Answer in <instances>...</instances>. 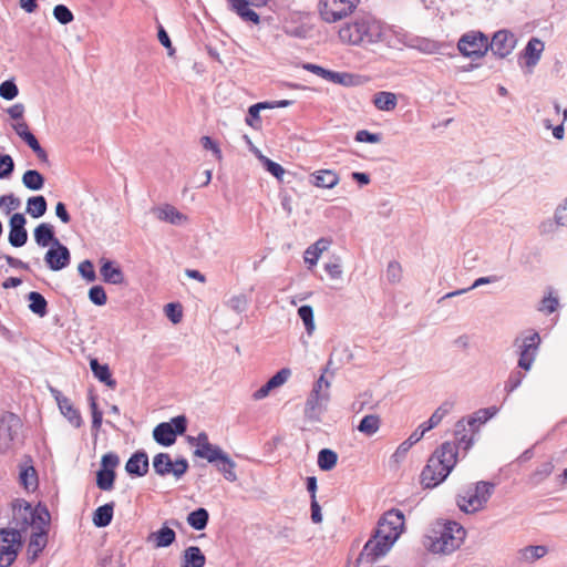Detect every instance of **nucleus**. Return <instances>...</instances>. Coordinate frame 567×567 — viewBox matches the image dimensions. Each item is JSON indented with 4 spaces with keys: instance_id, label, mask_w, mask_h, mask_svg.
I'll list each match as a JSON object with an SVG mask.
<instances>
[{
    "instance_id": "nucleus-15",
    "label": "nucleus",
    "mask_w": 567,
    "mask_h": 567,
    "mask_svg": "<svg viewBox=\"0 0 567 567\" xmlns=\"http://www.w3.org/2000/svg\"><path fill=\"white\" fill-rule=\"evenodd\" d=\"M44 262L50 270L60 271L70 265L71 252L61 241L54 243L47 250L44 255Z\"/></svg>"
},
{
    "instance_id": "nucleus-32",
    "label": "nucleus",
    "mask_w": 567,
    "mask_h": 567,
    "mask_svg": "<svg viewBox=\"0 0 567 567\" xmlns=\"http://www.w3.org/2000/svg\"><path fill=\"white\" fill-rule=\"evenodd\" d=\"M114 506V502L99 506L93 513V524L99 528L109 526L113 519Z\"/></svg>"
},
{
    "instance_id": "nucleus-13",
    "label": "nucleus",
    "mask_w": 567,
    "mask_h": 567,
    "mask_svg": "<svg viewBox=\"0 0 567 567\" xmlns=\"http://www.w3.org/2000/svg\"><path fill=\"white\" fill-rule=\"evenodd\" d=\"M516 43L515 34L509 30L502 29L494 33L491 41L488 40V50L497 58L504 59L513 52Z\"/></svg>"
},
{
    "instance_id": "nucleus-34",
    "label": "nucleus",
    "mask_w": 567,
    "mask_h": 567,
    "mask_svg": "<svg viewBox=\"0 0 567 567\" xmlns=\"http://www.w3.org/2000/svg\"><path fill=\"white\" fill-rule=\"evenodd\" d=\"M547 553V547L543 545L526 546L517 551V558L520 561L532 564L544 557Z\"/></svg>"
},
{
    "instance_id": "nucleus-21",
    "label": "nucleus",
    "mask_w": 567,
    "mask_h": 567,
    "mask_svg": "<svg viewBox=\"0 0 567 567\" xmlns=\"http://www.w3.org/2000/svg\"><path fill=\"white\" fill-rule=\"evenodd\" d=\"M33 237L39 247L45 248L54 243H60L55 237L54 226L49 223H41L33 230Z\"/></svg>"
},
{
    "instance_id": "nucleus-60",
    "label": "nucleus",
    "mask_w": 567,
    "mask_h": 567,
    "mask_svg": "<svg viewBox=\"0 0 567 567\" xmlns=\"http://www.w3.org/2000/svg\"><path fill=\"white\" fill-rule=\"evenodd\" d=\"M354 141L359 143L375 144L382 141V135L379 133H371L368 130H360L355 133Z\"/></svg>"
},
{
    "instance_id": "nucleus-28",
    "label": "nucleus",
    "mask_w": 567,
    "mask_h": 567,
    "mask_svg": "<svg viewBox=\"0 0 567 567\" xmlns=\"http://www.w3.org/2000/svg\"><path fill=\"white\" fill-rule=\"evenodd\" d=\"M331 240L328 238H320L315 244L310 245L303 255L305 262L315 266L318 262L320 255L329 248Z\"/></svg>"
},
{
    "instance_id": "nucleus-39",
    "label": "nucleus",
    "mask_w": 567,
    "mask_h": 567,
    "mask_svg": "<svg viewBox=\"0 0 567 567\" xmlns=\"http://www.w3.org/2000/svg\"><path fill=\"white\" fill-rule=\"evenodd\" d=\"M48 209V203L44 196L38 195L32 196L28 199L27 203V213L30 214L33 218L42 217Z\"/></svg>"
},
{
    "instance_id": "nucleus-17",
    "label": "nucleus",
    "mask_w": 567,
    "mask_h": 567,
    "mask_svg": "<svg viewBox=\"0 0 567 567\" xmlns=\"http://www.w3.org/2000/svg\"><path fill=\"white\" fill-rule=\"evenodd\" d=\"M25 224L27 219L21 213H16L10 217L8 240L12 247L19 248L27 244L28 231L25 229Z\"/></svg>"
},
{
    "instance_id": "nucleus-5",
    "label": "nucleus",
    "mask_w": 567,
    "mask_h": 567,
    "mask_svg": "<svg viewBox=\"0 0 567 567\" xmlns=\"http://www.w3.org/2000/svg\"><path fill=\"white\" fill-rule=\"evenodd\" d=\"M14 519L17 525L20 526V533L25 532L28 527L33 530H48L50 524V513L44 505H37L32 507L30 503L18 499L13 505Z\"/></svg>"
},
{
    "instance_id": "nucleus-46",
    "label": "nucleus",
    "mask_w": 567,
    "mask_h": 567,
    "mask_svg": "<svg viewBox=\"0 0 567 567\" xmlns=\"http://www.w3.org/2000/svg\"><path fill=\"white\" fill-rule=\"evenodd\" d=\"M19 478L27 491H34L38 487V476L33 466L22 467Z\"/></svg>"
},
{
    "instance_id": "nucleus-50",
    "label": "nucleus",
    "mask_w": 567,
    "mask_h": 567,
    "mask_svg": "<svg viewBox=\"0 0 567 567\" xmlns=\"http://www.w3.org/2000/svg\"><path fill=\"white\" fill-rule=\"evenodd\" d=\"M25 144L35 153L37 157L42 163H48L49 157L44 148L40 145L38 138L34 136V134L31 132L30 134L25 135V137L22 138Z\"/></svg>"
},
{
    "instance_id": "nucleus-6",
    "label": "nucleus",
    "mask_w": 567,
    "mask_h": 567,
    "mask_svg": "<svg viewBox=\"0 0 567 567\" xmlns=\"http://www.w3.org/2000/svg\"><path fill=\"white\" fill-rule=\"evenodd\" d=\"M330 401V381L322 373L313 383L307 398L303 414L311 422H319Z\"/></svg>"
},
{
    "instance_id": "nucleus-41",
    "label": "nucleus",
    "mask_w": 567,
    "mask_h": 567,
    "mask_svg": "<svg viewBox=\"0 0 567 567\" xmlns=\"http://www.w3.org/2000/svg\"><path fill=\"white\" fill-rule=\"evenodd\" d=\"M154 472L159 476L171 474L173 470V461L167 453H158L153 457Z\"/></svg>"
},
{
    "instance_id": "nucleus-44",
    "label": "nucleus",
    "mask_w": 567,
    "mask_h": 567,
    "mask_svg": "<svg viewBox=\"0 0 567 567\" xmlns=\"http://www.w3.org/2000/svg\"><path fill=\"white\" fill-rule=\"evenodd\" d=\"M116 478L115 470L100 468L96 472V486L102 491H112Z\"/></svg>"
},
{
    "instance_id": "nucleus-12",
    "label": "nucleus",
    "mask_w": 567,
    "mask_h": 567,
    "mask_svg": "<svg viewBox=\"0 0 567 567\" xmlns=\"http://www.w3.org/2000/svg\"><path fill=\"white\" fill-rule=\"evenodd\" d=\"M22 546L21 533L18 529L0 530V567H10Z\"/></svg>"
},
{
    "instance_id": "nucleus-54",
    "label": "nucleus",
    "mask_w": 567,
    "mask_h": 567,
    "mask_svg": "<svg viewBox=\"0 0 567 567\" xmlns=\"http://www.w3.org/2000/svg\"><path fill=\"white\" fill-rule=\"evenodd\" d=\"M259 159L262 163L264 168L268 173H270L272 176H275L279 181L282 179V176L285 175V168L280 164L271 161L270 158H268L261 154L259 155Z\"/></svg>"
},
{
    "instance_id": "nucleus-4",
    "label": "nucleus",
    "mask_w": 567,
    "mask_h": 567,
    "mask_svg": "<svg viewBox=\"0 0 567 567\" xmlns=\"http://www.w3.org/2000/svg\"><path fill=\"white\" fill-rule=\"evenodd\" d=\"M382 35V27L371 14H358L351 23L339 30V38L349 44L375 43Z\"/></svg>"
},
{
    "instance_id": "nucleus-23",
    "label": "nucleus",
    "mask_w": 567,
    "mask_h": 567,
    "mask_svg": "<svg viewBox=\"0 0 567 567\" xmlns=\"http://www.w3.org/2000/svg\"><path fill=\"white\" fill-rule=\"evenodd\" d=\"M545 44L544 42L538 38H532L527 42L524 51L523 56L526 59V65L527 66H535L538 61L540 60L542 53L544 51Z\"/></svg>"
},
{
    "instance_id": "nucleus-47",
    "label": "nucleus",
    "mask_w": 567,
    "mask_h": 567,
    "mask_svg": "<svg viewBox=\"0 0 567 567\" xmlns=\"http://www.w3.org/2000/svg\"><path fill=\"white\" fill-rule=\"evenodd\" d=\"M298 316L302 320L307 333L311 336L316 329L312 307L309 305L299 307Z\"/></svg>"
},
{
    "instance_id": "nucleus-45",
    "label": "nucleus",
    "mask_w": 567,
    "mask_h": 567,
    "mask_svg": "<svg viewBox=\"0 0 567 567\" xmlns=\"http://www.w3.org/2000/svg\"><path fill=\"white\" fill-rule=\"evenodd\" d=\"M338 462V454L330 449H322L318 453V466L322 471H331Z\"/></svg>"
},
{
    "instance_id": "nucleus-10",
    "label": "nucleus",
    "mask_w": 567,
    "mask_h": 567,
    "mask_svg": "<svg viewBox=\"0 0 567 567\" xmlns=\"http://www.w3.org/2000/svg\"><path fill=\"white\" fill-rule=\"evenodd\" d=\"M457 49L466 58H482L488 51V38L481 31L466 32L460 38Z\"/></svg>"
},
{
    "instance_id": "nucleus-2",
    "label": "nucleus",
    "mask_w": 567,
    "mask_h": 567,
    "mask_svg": "<svg viewBox=\"0 0 567 567\" xmlns=\"http://www.w3.org/2000/svg\"><path fill=\"white\" fill-rule=\"evenodd\" d=\"M404 527V515L399 509L385 512L378 522L372 537L360 553V563L383 557L400 537Z\"/></svg>"
},
{
    "instance_id": "nucleus-59",
    "label": "nucleus",
    "mask_w": 567,
    "mask_h": 567,
    "mask_svg": "<svg viewBox=\"0 0 567 567\" xmlns=\"http://www.w3.org/2000/svg\"><path fill=\"white\" fill-rule=\"evenodd\" d=\"M53 16L61 24H68L74 19L72 11L64 4L55 6L53 9Z\"/></svg>"
},
{
    "instance_id": "nucleus-63",
    "label": "nucleus",
    "mask_w": 567,
    "mask_h": 567,
    "mask_svg": "<svg viewBox=\"0 0 567 567\" xmlns=\"http://www.w3.org/2000/svg\"><path fill=\"white\" fill-rule=\"evenodd\" d=\"M247 306H248V300L245 295L233 296L228 300V307L231 310L236 311L237 313L244 312L247 309Z\"/></svg>"
},
{
    "instance_id": "nucleus-11",
    "label": "nucleus",
    "mask_w": 567,
    "mask_h": 567,
    "mask_svg": "<svg viewBox=\"0 0 567 567\" xmlns=\"http://www.w3.org/2000/svg\"><path fill=\"white\" fill-rule=\"evenodd\" d=\"M21 420L12 412H7L0 417V453H7L13 449L19 440Z\"/></svg>"
},
{
    "instance_id": "nucleus-48",
    "label": "nucleus",
    "mask_w": 567,
    "mask_h": 567,
    "mask_svg": "<svg viewBox=\"0 0 567 567\" xmlns=\"http://www.w3.org/2000/svg\"><path fill=\"white\" fill-rule=\"evenodd\" d=\"M554 471V464L548 461L542 463L530 475L529 481L533 485H538L545 481Z\"/></svg>"
},
{
    "instance_id": "nucleus-9",
    "label": "nucleus",
    "mask_w": 567,
    "mask_h": 567,
    "mask_svg": "<svg viewBox=\"0 0 567 567\" xmlns=\"http://www.w3.org/2000/svg\"><path fill=\"white\" fill-rule=\"evenodd\" d=\"M359 2L360 0H320L319 13L323 21L333 23L351 14Z\"/></svg>"
},
{
    "instance_id": "nucleus-38",
    "label": "nucleus",
    "mask_w": 567,
    "mask_h": 567,
    "mask_svg": "<svg viewBox=\"0 0 567 567\" xmlns=\"http://www.w3.org/2000/svg\"><path fill=\"white\" fill-rule=\"evenodd\" d=\"M29 309L39 317H44L48 313V302L45 298L38 291H31L28 295Z\"/></svg>"
},
{
    "instance_id": "nucleus-29",
    "label": "nucleus",
    "mask_w": 567,
    "mask_h": 567,
    "mask_svg": "<svg viewBox=\"0 0 567 567\" xmlns=\"http://www.w3.org/2000/svg\"><path fill=\"white\" fill-rule=\"evenodd\" d=\"M456 503L460 509L465 513H473L483 508L477 494L472 491V487H468L464 495H458Z\"/></svg>"
},
{
    "instance_id": "nucleus-37",
    "label": "nucleus",
    "mask_w": 567,
    "mask_h": 567,
    "mask_svg": "<svg viewBox=\"0 0 567 567\" xmlns=\"http://www.w3.org/2000/svg\"><path fill=\"white\" fill-rule=\"evenodd\" d=\"M156 216L159 220L171 223L173 225H181L186 217L179 213L174 206L165 205L156 209Z\"/></svg>"
},
{
    "instance_id": "nucleus-8",
    "label": "nucleus",
    "mask_w": 567,
    "mask_h": 567,
    "mask_svg": "<svg viewBox=\"0 0 567 567\" xmlns=\"http://www.w3.org/2000/svg\"><path fill=\"white\" fill-rule=\"evenodd\" d=\"M514 346L517 347L518 368L525 371H529L533 367L540 346L539 333L532 332L523 338L517 337L514 340Z\"/></svg>"
},
{
    "instance_id": "nucleus-43",
    "label": "nucleus",
    "mask_w": 567,
    "mask_h": 567,
    "mask_svg": "<svg viewBox=\"0 0 567 567\" xmlns=\"http://www.w3.org/2000/svg\"><path fill=\"white\" fill-rule=\"evenodd\" d=\"M44 177L37 169H29L22 176L23 185L30 190H40L44 186Z\"/></svg>"
},
{
    "instance_id": "nucleus-55",
    "label": "nucleus",
    "mask_w": 567,
    "mask_h": 567,
    "mask_svg": "<svg viewBox=\"0 0 567 567\" xmlns=\"http://www.w3.org/2000/svg\"><path fill=\"white\" fill-rule=\"evenodd\" d=\"M19 89L13 80H6L0 84V96L7 101L16 99Z\"/></svg>"
},
{
    "instance_id": "nucleus-51",
    "label": "nucleus",
    "mask_w": 567,
    "mask_h": 567,
    "mask_svg": "<svg viewBox=\"0 0 567 567\" xmlns=\"http://www.w3.org/2000/svg\"><path fill=\"white\" fill-rule=\"evenodd\" d=\"M472 491L475 494H477V498L480 499L481 504L484 506L487 503V501L489 499V497L494 491V484L481 481L474 487H472Z\"/></svg>"
},
{
    "instance_id": "nucleus-53",
    "label": "nucleus",
    "mask_w": 567,
    "mask_h": 567,
    "mask_svg": "<svg viewBox=\"0 0 567 567\" xmlns=\"http://www.w3.org/2000/svg\"><path fill=\"white\" fill-rule=\"evenodd\" d=\"M497 280H498V278L496 276L480 277V278L475 279V281L472 284L471 287L449 292L444 296V298H452L455 296H460V295H463L472 289L481 287L483 285L496 282Z\"/></svg>"
},
{
    "instance_id": "nucleus-56",
    "label": "nucleus",
    "mask_w": 567,
    "mask_h": 567,
    "mask_svg": "<svg viewBox=\"0 0 567 567\" xmlns=\"http://www.w3.org/2000/svg\"><path fill=\"white\" fill-rule=\"evenodd\" d=\"M89 299L95 306H104L107 301L104 288L100 285L91 287L89 289Z\"/></svg>"
},
{
    "instance_id": "nucleus-1",
    "label": "nucleus",
    "mask_w": 567,
    "mask_h": 567,
    "mask_svg": "<svg viewBox=\"0 0 567 567\" xmlns=\"http://www.w3.org/2000/svg\"><path fill=\"white\" fill-rule=\"evenodd\" d=\"M456 442H444L427 458V488H433L444 482L457 461L458 449L467 451L473 444V435H467L464 420L456 423Z\"/></svg>"
},
{
    "instance_id": "nucleus-64",
    "label": "nucleus",
    "mask_w": 567,
    "mask_h": 567,
    "mask_svg": "<svg viewBox=\"0 0 567 567\" xmlns=\"http://www.w3.org/2000/svg\"><path fill=\"white\" fill-rule=\"evenodd\" d=\"M559 305L558 298L553 297L551 295L544 297L538 306V310L540 312H545L547 315L556 311Z\"/></svg>"
},
{
    "instance_id": "nucleus-16",
    "label": "nucleus",
    "mask_w": 567,
    "mask_h": 567,
    "mask_svg": "<svg viewBox=\"0 0 567 567\" xmlns=\"http://www.w3.org/2000/svg\"><path fill=\"white\" fill-rule=\"evenodd\" d=\"M169 525L179 527L181 523L174 518L165 522L158 530L147 536V542L152 543L155 548L171 546L176 540V533Z\"/></svg>"
},
{
    "instance_id": "nucleus-27",
    "label": "nucleus",
    "mask_w": 567,
    "mask_h": 567,
    "mask_svg": "<svg viewBox=\"0 0 567 567\" xmlns=\"http://www.w3.org/2000/svg\"><path fill=\"white\" fill-rule=\"evenodd\" d=\"M372 103L379 111L391 112L398 105V96L393 92L380 91L373 95Z\"/></svg>"
},
{
    "instance_id": "nucleus-24",
    "label": "nucleus",
    "mask_w": 567,
    "mask_h": 567,
    "mask_svg": "<svg viewBox=\"0 0 567 567\" xmlns=\"http://www.w3.org/2000/svg\"><path fill=\"white\" fill-rule=\"evenodd\" d=\"M497 406H489L480 409L468 416L466 424L471 427L473 433L478 431L480 425L485 424L488 420L494 417L498 413Z\"/></svg>"
},
{
    "instance_id": "nucleus-58",
    "label": "nucleus",
    "mask_w": 567,
    "mask_h": 567,
    "mask_svg": "<svg viewBox=\"0 0 567 567\" xmlns=\"http://www.w3.org/2000/svg\"><path fill=\"white\" fill-rule=\"evenodd\" d=\"M524 378H525V373L522 371L515 370V371L511 372L507 381L505 382V386H504L507 394L512 393L517 388H519Z\"/></svg>"
},
{
    "instance_id": "nucleus-57",
    "label": "nucleus",
    "mask_w": 567,
    "mask_h": 567,
    "mask_svg": "<svg viewBox=\"0 0 567 567\" xmlns=\"http://www.w3.org/2000/svg\"><path fill=\"white\" fill-rule=\"evenodd\" d=\"M80 276L85 279L87 282H93L96 279V274L94 270V265L91 260L85 259L80 262L78 267Z\"/></svg>"
},
{
    "instance_id": "nucleus-3",
    "label": "nucleus",
    "mask_w": 567,
    "mask_h": 567,
    "mask_svg": "<svg viewBox=\"0 0 567 567\" xmlns=\"http://www.w3.org/2000/svg\"><path fill=\"white\" fill-rule=\"evenodd\" d=\"M466 532L455 520L437 519L427 535V550L434 554H451L457 549L465 538Z\"/></svg>"
},
{
    "instance_id": "nucleus-42",
    "label": "nucleus",
    "mask_w": 567,
    "mask_h": 567,
    "mask_svg": "<svg viewBox=\"0 0 567 567\" xmlns=\"http://www.w3.org/2000/svg\"><path fill=\"white\" fill-rule=\"evenodd\" d=\"M225 452L214 444H207L204 449H196L194 455L207 460L208 463L215 464L219 461Z\"/></svg>"
},
{
    "instance_id": "nucleus-26",
    "label": "nucleus",
    "mask_w": 567,
    "mask_h": 567,
    "mask_svg": "<svg viewBox=\"0 0 567 567\" xmlns=\"http://www.w3.org/2000/svg\"><path fill=\"white\" fill-rule=\"evenodd\" d=\"M339 181V175L331 169H320L311 174V183L321 188H333Z\"/></svg>"
},
{
    "instance_id": "nucleus-49",
    "label": "nucleus",
    "mask_w": 567,
    "mask_h": 567,
    "mask_svg": "<svg viewBox=\"0 0 567 567\" xmlns=\"http://www.w3.org/2000/svg\"><path fill=\"white\" fill-rule=\"evenodd\" d=\"M453 408V403L451 402H444L442 403L435 412L431 415L430 419H427V431L432 430L436 425L441 423L444 416H446Z\"/></svg>"
},
{
    "instance_id": "nucleus-40",
    "label": "nucleus",
    "mask_w": 567,
    "mask_h": 567,
    "mask_svg": "<svg viewBox=\"0 0 567 567\" xmlns=\"http://www.w3.org/2000/svg\"><path fill=\"white\" fill-rule=\"evenodd\" d=\"M381 425V419L377 414H368L362 417L359 425L357 426L358 431L371 436L375 434Z\"/></svg>"
},
{
    "instance_id": "nucleus-14",
    "label": "nucleus",
    "mask_w": 567,
    "mask_h": 567,
    "mask_svg": "<svg viewBox=\"0 0 567 567\" xmlns=\"http://www.w3.org/2000/svg\"><path fill=\"white\" fill-rule=\"evenodd\" d=\"M228 7L243 21L258 24L260 22L259 14L249 7L260 8L267 4L268 0H226Z\"/></svg>"
},
{
    "instance_id": "nucleus-31",
    "label": "nucleus",
    "mask_w": 567,
    "mask_h": 567,
    "mask_svg": "<svg viewBox=\"0 0 567 567\" xmlns=\"http://www.w3.org/2000/svg\"><path fill=\"white\" fill-rule=\"evenodd\" d=\"M206 557L198 546H189L184 550L182 567H204Z\"/></svg>"
},
{
    "instance_id": "nucleus-35",
    "label": "nucleus",
    "mask_w": 567,
    "mask_h": 567,
    "mask_svg": "<svg viewBox=\"0 0 567 567\" xmlns=\"http://www.w3.org/2000/svg\"><path fill=\"white\" fill-rule=\"evenodd\" d=\"M187 524L195 530H203L207 527L209 513L206 508L199 507L187 515Z\"/></svg>"
},
{
    "instance_id": "nucleus-30",
    "label": "nucleus",
    "mask_w": 567,
    "mask_h": 567,
    "mask_svg": "<svg viewBox=\"0 0 567 567\" xmlns=\"http://www.w3.org/2000/svg\"><path fill=\"white\" fill-rule=\"evenodd\" d=\"M456 503L460 509L465 513H473L483 508L477 494L472 491V487H468L464 495H458Z\"/></svg>"
},
{
    "instance_id": "nucleus-20",
    "label": "nucleus",
    "mask_w": 567,
    "mask_h": 567,
    "mask_svg": "<svg viewBox=\"0 0 567 567\" xmlns=\"http://www.w3.org/2000/svg\"><path fill=\"white\" fill-rule=\"evenodd\" d=\"M100 274L103 281L106 284L122 285L125 281L122 268L110 259H101Z\"/></svg>"
},
{
    "instance_id": "nucleus-19",
    "label": "nucleus",
    "mask_w": 567,
    "mask_h": 567,
    "mask_svg": "<svg viewBox=\"0 0 567 567\" xmlns=\"http://www.w3.org/2000/svg\"><path fill=\"white\" fill-rule=\"evenodd\" d=\"M150 467L148 455L145 451H136L131 455L125 465V471L132 475L142 477L147 474Z\"/></svg>"
},
{
    "instance_id": "nucleus-62",
    "label": "nucleus",
    "mask_w": 567,
    "mask_h": 567,
    "mask_svg": "<svg viewBox=\"0 0 567 567\" xmlns=\"http://www.w3.org/2000/svg\"><path fill=\"white\" fill-rule=\"evenodd\" d=\"M14 171V162L8 154L0 155V178L9 177Z\"/></svg>"
},
{
    "instance_id": "nucleus-36",
    "label": "nucleus",
    "mask_w": 567,
    "mask_h": 567,
    "mask_svg": "<svg viewBox=\"0 0 567 567\" xmlns=\"http://www.w3.org/2000/svg\"><path fill=\"white\" fill-rule=\"evenodd\" d=\"M214 465L223 474L225 480L228 482L237 481V474L235 472L236 463L229 457L227 453H224L219 461Z\"/></svg>"
},
{
    "instance_id": "nucleus-22",
    "label": "nucleus",
    "mask_w": 567,
    "mask_h": 567,
    "mask_svg": "<svg viewBox=\"0 0 567 567\" xmlns=\"http://www.w3.org/2000/svg\"><path fill=\"white\" fill-rule=\"evenodd\" d=\"M48 530H33L27 548L29 563H34L47 545Z\"/></svg>"
},
{
    "instance_id": "nucleus-52",
    "label": "nucleus",
    "mask_w": 567,
    "mask_h": 567,
    "mask_svg": "<svg viewBox=\"0 0 567 567\" xmlns=\"http://www.w3.org/2000/svg\"><path fill=\"white\" fill-rule=\"evenodd\" d=\"M284 32L297 39H306L310 32V28L306 24H293L290 22H286L284 24Z\"/></svg>"
},
{
    "instance_id": "nucleus-33",
    "label": "nucleus",
    "mask_w": 567,
    "mask_h": 567,
    "mask_svg": "<svg viewBox=\"0 0 567 567\" xmlns=\"http://www.w3.org/2000/svg\"><path fill=\"white\" fill-rule=\"evenodd\" d=\"M60 412L62 415L68 419V421L74 426L80 427L83 424V420L80 411L72 404L71 400L66 398L65 400L60 401L58 404Z\"/></svg>"
},
{
    "instance_id": "nucleus-61",
    "label": "nucleus",
    "mask_w": 567,
    "mask_h": 567,
    "mask_svg": "<svg viewBox=\"0 0 567 567\" xmlns=\"http://www.w3.org/2000/svg\"><path fill=\"white\" fill-rule=\"evenodd\" d=\"M291 375V370L289 368H282L278 372H276L267 382L269 386L274 389L282 385Z\"/></svg>"
},
{
    "instance_id": "nucleus-18",
    "label": "nucleus",
    "mask_w": 567,
    "mask_h": 567,
    "mask_svg": "<svg viewBox=\"0 0 567 567\" xmlns=\"http://www.w3.org/2000/svg\"><path fill=\"white\" fill-rule=\"evenodd\" d=\"M425 435V422L421 423L416 430L405 440L403 441L395 452L392 454L390 463L391 465H394L395 467L399 466V464L405 458L406 453L409 450L420 442Z\"/></svg>"
},
{
    "instance_id": "nucleus-7",
    "label": "nucleus",
    "mask_w": 567,
    "mask_h": 567,
    "mask_svg": "<svg viewBox=\"0 0 567 567\" xmlns=\"http://www.w3.org/2000/svg\"><path fill=\"white\" fill-rule=\"evenodd\" d=\"M187 430V417L177 415L169 422H162L153 430L154 441L162 446H171L175 443L177 435H183Z\"/></svg>"
},
{
    "instance_id": "nucleus-25",
    "label": "nucleus",
    "mask_w": 567,
    "mask_h": 567,
    "mask_svg": "<svg viewBox=\"0 0 567 567\" xmlns=\"http://www.w3.org/2000/svg\"><path fill=\"white\" fill-rule=\"evenodd\" d=\"M90 368L93 375L102 383L111 389L116 386V380L112 378L110 367L107 364H101L96 358L90 360Z\"/></svg>"
}]
</instances>
